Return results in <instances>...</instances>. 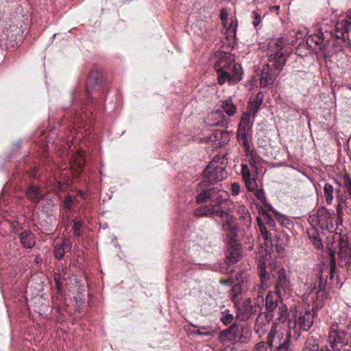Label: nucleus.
Instances as JSON below:
<instances>
[{"instance_id":"obj_7","label":"nucleus","mask_w":351,"mask_h":351,"mask_svg":"<svg viewBox=\"0 0 351 351\" xmlns=\"http://www.w3.org/2000/svg\"><path fill=\"white\" fill-rule=\"evenodd\" d=\"M228 68L224 70V72L221 73L217 77L218 83L221 85L223 84L226 80L232 84H236L241 79L242 69L239 64L233 62Z\"/></svg>"},{"instance_id":"obj_26","label":"nucleus","mask_w":351,"mask_h":351,"mask_svg":"<svg viewBox=\"0 0 351 351\" xmlns=\"http://www.w3.org/2000/svg\"><path fill=\"white\" fill-rule=\"evenodd\" d=\"M248 278L249 274L245 271H241L237 273L235 276L237 284L232 288V291L236 292L240 291L241 288L239 286V284L246 282Z\"/></svg>"},{"instance_id":"obj_59","label":"nucleus","mask_w":351,"mask_h":351,"mask_svg":"<svg viewBox=\"0 0 351 351\" xmlns=\"http://www.w3.org/2000/svg\"><path fill=\"white\" fill-rule=\"evenodd\" d=\"M244 145H245V146H246V145H247V146H248V147H249V145H248V143H247V142H245V143H244Z\"/></svg>"},{"instance_id":"obj_54","label":"nucleus","mask_w":351,"mask_h":351,"mask_svg":"<svg viewBox=\"0 0 351 351\" xmlns=\"http://www.w3.org/2000/svg\"><path fill=\"white\" fill-rule=\"evenodd\" d=\"M332 263L330 265V279H332L334 277V272H335V265H334V257L332 256Z\"/></svg>"},{"instance_id":"obj_32","label":"nucleus","mask_w":351,"mask_h":351,"mask_svg":"<svg viewBox=\"0 0 351 351\" xmlns=\"http://www.w3.org/2000/svg\"><path fill=\"white\" fill-rule=\"evenodd\" d=\"M319 346L318 343L313 339H309L306 341L305 344V348L304 351H318ZM320 351H331L328 348H322Z\"/></svg>"},{"instance_id":"obj_30","label":"nucleus","mask_w":351,"mask_h":351,"mask_svg":"<svg viewBox=\"0 0 351 351\" xmlns=\"http://www.w3.org/2000/svg\"><path fill=\"white\" fill-rule=\"evenodd\" d=\"M250 113L245 112L243 114L241 123L239 126V132L245 131L250 128Z\"/></svg>"},{"instance_id":"obj_19","label":"nucleus","mask_w":351,"mask_h":351,"mask_svg":"<svg viewBox=\"0 0 351 351\" xmlns=\"http://www.w3.org/2000/svg\"><path fill=\"white\" fill-rule=\"evenodd\" d=\"M335 29L337 32L341 30L342 35L351 30V10L347 12L346 19L337 23Z\"/></svg>"},{"instance_id":"obj_5","label":"nucleus","mask_w":351,"mask_h":351,"mask_svg":"<svg viewBox=\"0 0 351 351\" xmlns=\"http://www.w3.org/2000/svg\"><path fill=\"white\" fill-rule=\"evenodd\" d=\"M292 332L285 333L281 324L273 322L272 327L267 336V343L270 348L285 345L289 343V337Z\"/></svg>"},{"instance_id":"obj_3","label":"nucleus","mask_w":351,"mask_h":351,"mask_svg":"<svg viewBox=\"0 0 351 351\" xmlns=\"http://www.w3.org/2000/svg\"><path fill=\"white\" fill-rule=\"evenodd\" d=\"M291 49L283 38L271 39L267 44V56L268 61L273 63L276 69L282 70Z\"/></svg>"},{"instance_id":"obj_53","label":"nucleus","mask_w":351,"mask_h":351,"mask_svg":"<svg viewBox=\"0 0 351 351\" xmlns=\"http://www.w3.org/2000/svg\"><path fill=\"white\" fill-rule=\"evenodd\" d=\"M276 351H290L289 350V343L276 347Z\"/></svg>"},{"instance_id":"obj_29","label":"nucleus","mask_w":351,"mask_h":351,"mask_svg":"<svg viewBox=\"0 0 351 351\" xmlns=\"http://www.w3.org/2000/svg\"><path fill=\"white\" fill-rule=\"evenodd\" d=\"M333 193H334V188L333 186L328 183H326L324 184V197L326 199V202L328 204H332L333 202Z\"/></svg>"},{"instance_id":"obj_45","label":"nucleus","mask_w":351,"mask_h":351,"mask_svg":"<svg viewBox=\"0 0 351 351\" xmlns=\"http://www.w3.org/2000/svg\"><path fill=\"white\" fill-rule=\"evenodd\" d=\"M88 82L89 83H91L93 82V84H97L98 83V73L97 72H92L89 77H88Z\"/></svg>"},{"instance_id":"obj_41","label":"nucleus","mask_w":351,"mask_h":351,"mask_svg":"<svg viewBox=\"0 0 351 351\" xmlns=\"http://www.w3.org/2000/svg\"><path fill=\"white\" fill-rule=\"evenodd\" d=\"M82 227V223L80 221L75 219L74 222V234L76 237L80 236V228Z\"/></svg>"},{"instance_id":"obj_46","label":"nucleus","mask_w":351,"mask_h":351,"mask_svg":"<svg viewBox=\"0 0 351 351\" xmlns=\"http://www.w3.org/2000/svg\"><path fill=\"white\" fill-rule=\"evenodd\" d=\"M231 192L233 195H237L240 192V185L237 182H234L231 185Z\"/></svg>"},{"instance_id":"obj_34","label":"nucleus","mask_w":351,"mask_h":351,"mask_svg":"<svg viewBox=\"0 0 351 351\" xmlns=\"http://www.w3.org/2000/svg\"><path fill=\"white\" fill-rule=\"evenodd\" d=\"M239 339H235V341H245L247 339L250 338V329L247 326H239Z\"/></svg>"},{"instance_id":"obj_43","label":"nucleus","mask_w":351,"mask_h":351,"mask_svg":"<svg viewBox=\"0 0 351 351\" xmlns=\"http://www.w3.org/2000/svg\"><path fill=\"white\" fill-rule=\"evenodd\" d=\"M254 194L258 199L262 202H265L266 199L263 189H256Z\"/></svg>"},{"instance_id":"obj_13","label":"nucleus","mask_w":351,"mask_h":351,"mask_svg":"<svg viewBox=\"0 0 351 351\" xmlns=\"http://www.w3.org/2000/svg\"><path fill=\"white\" fill-rule=\"evenodd\" d=\"M290 282L288 280L284 269H280L278 272V280L276 285V293L280 297L283 293L289 291Z\"/></svg>"},{"instance_id":"obj_31","label":"nucleus","mask_w":351,"mask_h":351,"mask_svg":"<svg viewBox=\"0 0 351 351\" xmlns=\"http://www.w3.org/2000/svg\"><path fill=\"white\" fill-rule=\"evenodd\" d=\"M221 108L224 112L229 116H232L237 111L236 106L233 104L231 100H226L223 101Z\"/></svg>"},{"instance_id":"obj_52","label":"nucleus","mask_w":351,"mask_h":351,"mask_svg":"<svg viewBox=\"0 0 351 351\" xmlns=\"http://www.w3.org/2000/svg\"><path fill=\"white\" fill-rule=\"evenodd\" d=\"M344 184L348 190V192L351 195V180L349 178H346Z\"/></svg>"},{"instance_id":"obj_4","label":"nucleus","mask_w":351,"mask_h":351,"mask_svg":"<svg viewBox=\"0 0 351 351\" xmlns=\"http://www.w3.org/2000/svg\"><path fill=\"white\" fill-rule=\"evenodd\" d=\"M226 173L223 167L218 166L216 162H210L204 171V180L202 182V184L205 189H203L202 192L212 189L217 185L221 187V185L219 184H217L213 186H210V184L223 180L226 178ZM221 189L223 190L222 188H221Z\"/></svg>"},{"instance_id":"obj_37","label":"nucleus","mask_w":351,"mask_h":351,"mask_svg":"<svg viewBox=\"0 0 351 351\" xmlns=\"http://www.w3.org/2000/svg\"><path fill=\"white\" fill-rule=\"evenodd\" d=\"M243 181L245 183L246 188L249 191H254L257 186L256 179L254 178H247L245 179H243Z\"/></svg>"},{"instance_id":"obj_16","label":"nucleus","mask_w":351,"mask_h":351,"mask_svg":"<svg viewBox=\"0 0 351 351\" xmlns=\"http://www.w3.org/2000/svg\"><path fill=\"white\" fill-rule=\"evenodd\" d=\"M261 234L259 236L260 247L266 254L271 249L272 243L271 234L268 232L265 227L260 226Z\"/></svg>"},{"instance_id":"obj_8","label":"nucleus","mask_w":351,"mask_h":351,"mask_svg":"<svg viewBox=\"0 0 351 351\" xmlns=\"http://www.w3.org/2000/svg\"><path fill=\"white\" fill-rule=\"evenodd\" d=\"M334 210H328L324 206L320 207L317 211V217L321 228L332 232L334 230Z\"/></svg>"},{"instance_id":"obj_10","label":"nucleus","mask_w":351,"mask_h":351,"mask_svg":"<svg viewBox=\"0 0 351 351\" xmlns=\"http://www.w3.org/2000/svg\"><path fill=\"white\" fill-rule=\"evenodd\" d=\"M207 142L213 143L214 148H219L226 145L230 141V134L226 130H215L206 138Z\"/></svg>"},{"instance_id":"obj_40","label":"nucleus","mask_w":351,"mask_h":351,"mask_svg":"<svg viewBox=\"0 0 351 351\" xmlns=\"http://www.w3.org/2000/svg\"><path fill=\"white\" fill-rule=\"evenodd\" d=\"M241 173H242L243 180L251 177L250 170L248 166L245 164L241 165Z\"/></svg>"},{"instance_id":"obj_11","label":"nucleus","mask_w":351,"mask_h":351,"mask_svg":"<svg viewBox=\"0 0 351 351\" xmlns=\"http://www.w3.org/2000/svg\"><path fill=\"white\" fill-rule=\"evenodd\" d=\"M206 123L212 126H221L228 128L229 119L227 118L220 110L211 112L206 119Z\"/></svg>"},{"instance_id":"obj_58","label":"nucleus","mask_w":351,"mask_h":351,"mask_svg":"<svg viewBox=\"0 0 351 351\" xmlns=\"http://www.w3.org/2000/svg\"><path fill=\"white\" fill-rule=\"evenodd\" d=\"M274 8L275 10H278V9H279V6H274Z\"/></svg>"},{"instance_id":"obj_44","label":"nucleus","mask_w":351,"mask_h":351,"mask_svg":"<svg viewBox=\"0 0 351 351\" xmlns=\"http://www.w3.org/2000/svg\"><path fill=\"white\" fill-rule=\"evenodd\" d=\"M310 239H311L312 243H313L314 246L316 248L320 249L322 247V241L319 237H310Z\"/></svg>"},{"instance_id":"obj_18","label":"nucleus","mask_w":351,"mask_h":351,"mask_svg":"<svg viewBox=\"0 0 351 351\" xmlns=\"http://www.w3.org/2000/svg\"><path fill=\"white\" fill-rule=\"evenodd\" d=\"M306 43L310 47H313V44L319 46V49H324L325 45H324L323 34L322 32H318L316 34L310 35L307 39Z\"/></svg>"},{"instance_id":"obj_24","label":"nucleus","mask_w":351,"mask_h":351,"mask_svg":"<svg viewBox=\"0 0 351 351\" xmlns=\"http://www.w3.org/2000/svg\"><path fill=\"white\" fill-rule=\"evenodd\" d=\"M263 95L261 93H258L255 99L250 103L248 108L250 111V112H252L253 116H254L258 110L263 103Z\"/></svg>"},{"instance_id":"obj_38","label":"nucleus","mask_w":351,"mask_h":351,"mask_svg":"<svg viewBox=\"0 0 351 351\" xmlns=\"http://www.w3.org/2000/svg\"><path fill=\"white\" fill-rule=\"evenodd\" d=\"M220 319L224 324L227 325L230 324L233 321L234 317L232 314L229 313V311L226 310L224 312L222 313Z\"/></svg>"},{"instance_id":"obj_57","label":"nucleus","mask_w":351,"mask_h":351,"mask_svg":"<svg viewBox=\"0 0 351 351\" xmlns=\"http://www.w3.org/2000/svg\"><path fill=\"white\" fill-rule=\"evenodd\" d=\"M221 16V20L224 22L227 19L228 14L225 13L224 11H222Z\"/></svg>"},{"instance_id":"obj_14","label":"nucleus","mask_w":351,"mask_h":351,"mask_svg":"<svg viewBox=\"0 0 351 351\" xmlns=\"http://www.w3.org/2000/svg\"><path fill=\"white\" fill-rule=\"evenodd\" d=\"M234 62V58L232 54L220 53L217 60L215 64L216 71L218 73V76L224 70L228 69V67Z\"/></svg>"},{"instance_id":"obj_42","label":"nucleus","mask_w":351,"mask_h":351,"mask_svg":"<svg viewBox=\"0 0 351 351\" xmlns=\"http://www.w3.org/2000/svg\"><path fill=\"white\" fill-rule=\"evenodd\" d=\"M252 17L254 19L252 23L256 27L261 22V16L256 12H253L252 14Z\"/></svg>"},{"instance_id":"obj_36","label":"nucleus","mask_w":351,"mask_h":351,"mask_svg":"<svg viewBox=\"0 0 351 351\" xmlns=\"http://www.w3.org/2000/svg\"><path fill=\"white\" fill-rule=\"evenodd\" d=\"M237 211L241 217H242L246 223L250 222V216L247 208L245 206H239Z\"/></svg>"},{"instance_id":"obj_20","label":"nucleus","mask_w":351,"mask_h":351,"mask_svg":"<svg viewBox=\"0 0 351 351\" xmlns=\"http://www.w3.org/2000/svg\"><path fill=\"white\" fill-rule=\"evenodd\" d=\"M274 76L269 73V65L265 64L262 70L261 76L260 78V85L262 87H266L273 83Z\"/></svg>"},{"instance_id":"obj_22","label":"nucleus","mask_w":351,"mask_h":351,"mask_svg":"<svg viewBox=\"0 0 351 351\" xmlns=\"http://www.w3.org/2000/svg\"><path fill=\"white\" fill-rule=\"evenodd\" d=\"M22 245L27 248H32L35 244L34 237L31 231L25 230L20 235Z\"/></svg>"},{"instance_id":"obj_6","label":"nucleus","mask_w":351,"mask_h":351,"mask_svg":"<svg viewBox=\"0 0 351 351\" xmlns=\"http://www.w3.org/2000/svg\"><path fill=\"white\" fill-rule=\"evenodd\" d=\"M346 336L345 326L335 322L332 324L328 334V341L334 351L339 350V343H343Z\"/></svg>"},{"instance_id":"obj_49","label":"nucleus","mask_w":351,"mask_h":351,"mask_svg":"<svg viewBox=\"0 0 351 351\" xmlns=\"http://www.w3.org/2000/svg\"><path fill=\"white\" fill-rule=\"evenodd\" d=\"M215 333V330H206L205 332L201 331L200 329L196 330L195 334L199 336H212Z\"/></svg>"},{"instance_id":"obj_25","label":"nucleus","mask_w":351,"mask_h":351,"mask_svg":"<svg viewBox=\"0 0 351 351\" xmlns=\"http://www.w3.org/2000/svg\"><path fill=\"white\" fill-rule=\"evenodd\" d=\"M26 194L28 199L34 203H38L41 197L40 189L36 186H30L27 189Z\"/></svg>"},{"instance_id":"obj_48","label":"nucleus","mask_w":351,"mask_h":351,"mask_svg":"<svg viewBox=\"0 0 351 351\" xmlns=\"http://www.w3.org/2000/svg\"><path fill=\"white\" fill-rule=\"evenodd\" d=\"M275 214L278 216V221L280 222L283 226H285L289 223L288 219L286 218L285 216L282 215H280L278 212L275 211Z\"/></svg>"},{"instance_id":"obj_47","label":"nucleus","mask_w":351,"mask_h":351,"mask_svg":"<svg viewBox=\"0 0 351 351\" xmlns=\"http://www.w3.org/2000/svg\"><path fill=\"white\" fill-rule=\"evenodd\" d=\"M73 202V197L71 195H67L64 201V206L65 208L70 210Z\"/></svg>"},{"instance_id":"obj_12","label":"nucleus","mask_w":351,"mask_h":351,"mask_svg":"<svg viewBox=\"0 0 351 351\" xmlns=\"http://www.w3.org/2000/svg\"><path fill=\"white\" fill-rule=\"evenodd\" d=\"M237 295L234 297V304L237 306L238 311V316L241 317V319H247L252 313V305L251 298H248L242 302H240L237 299Z\"/></svg>"},{"instance_id":"obj_28","label":"nucleus","mask_w":351,"mask_h":351,"mask_svg":"<svg viewBox=\"0 0 351 351\" xmlns=\"http://www.w3.org/2000/svg\"><path fill=\"white\" fill-rule=\"evenodd\" d=\"M241 257L240 250L237 248H229L227 253V258L230 264H234L239 260Z\"/></svg>"},{"instance_id":"obj_27","label":"nucleus","mask_w":351,"mask_h":351,"mask_svg":"<svg viewBox=\"0 0 351 351\" xmlns=\"http://www.w3.org/2000/svg\"><path fill=\"white\" fill-rule=\"evenodd\" d=\"M266 308L269 312H274L278 307V300L272 293H268L265 301Z\"/></svg>"},{"instance_id":"obj_1","label":"nucleus","mask_w":351,"mask_h":351,"mask_svg":"<svg viewBox=\"0 0 351 351\" xmlns=\"http://www.w3.org/2000/svg\"><path fill=\"white\" fill-rule=\"evenodd\" d=\"M210 200L207 205L199 207L195 210L196 216H217L226 217L223 224V230L234 234L237 230L235 218L229 215L232 203L229 201V194L225 190H221L219 185L212 189L200 192L196 197L198 204Z\"/></svg>"},{"instance_id":"obj_2","label":"nucleus","mask_w":351,"mask_h":351,"mask_svg":"<svg viewBox=\"0 0 351 351\" xmlns=\"http://www.w3.org/2000/svg\"><path fill=\"white\" fill-rule=\"evenodd\" d=\"M291 314L288 321L290 332H293L298 339L302 332L308 331L313 324L314 313L313 310H302L300 308L291 309Z\"/></svg>"},{"instance_id":"obj_15","label":"nucleus","mask_w":351,"mask_h":351,"mask_svg":"<svg viewBox=\"0 0 351 351\" xmlns=\"http://www.w3.org/2000/svg\"><path fill=\"white\" fill-rule=\"evenodd\" d=\"M239 326L235 324L232 325L230 328L221 331L219 336V339L222 343L234 341L239 339Z\"/></svg>"},{"instance_id":"obj_55","label":"nucleus","mask_w":351,"mask_h":351,"mask_svg":"<svg viewBox=\"0 0 351 351\" xmlns=\"http://www.w3.org/2000/svg\"><path fill=\"white\" fill-rule=\"evenodd\" d=\"M78 156L80 158H79V160L77 161V165L80 168H82V165H83V162H84L83 156H82V154L80 153L78 154Z\"/></svg>"},{"instance_id":"obj_39","label":"nucleus","mask_w":351,"mask_h":351,"mask_svg":"<svg viewBox=\"0 0 351 351\" xmlns=\"http://www.w3.org/2000/svg\"><path fill=\"white\" fill-rule=\"evenodd\" d=\"M254 351H268L267 343L261 341L254 346Z\"/></svg>"},{"instance_id":"obj_51","label":"nucleus","mask_w":351,"mask_h":351,"mask_svg":"<svg viewBox=\"0 0 351 351\" xmlns=\"http://www.w3.org/2000/svg\"><path fill=\"white\" fill-rule=\"evenodd\" d=\"M343 203L339 202L336 206L337 215L339 218H341L343 215V208L342 204Z\"/></svg>"},{"instance_id":"obj_9","label":"nucleus","mask_w":351,"mask_h":351,"mask_svg":"<svg viewBox=\"0 0 351 351\" xmlns=\"http://www.w3.org/2000/svg\"><path fill=\"white\" fill-rule=\"evenodd\" d=\"M259 276L261 278V283L254 287V294L257 295L258 299L262 302L263 301V291L266 290L269 286L268 280L269 279V274L265 270V265L264 263L260 261L258 264Z\"/></svg>"},{"instance_id":"obj_33","label":"nucleus","mask_w":351,"mask_h":351,"mask_svg":"<svg viewBox=\"0 0 351 351\" xmlns=\"http://www.w3.org/2000/svg\"><path fill=\"white\" fill-rule=\"evenodd\" d=\"M268 329V324L261 322L259 319H258L254 326V331L258 335V337H262L265 335L266 331Z\"/></svg>"},{"instance_id":"obj_56","label":"nucleus","mask_w":351,"mask_h":351,"mask_svg":"<svg viewBox=\"0 0 351 351\" xmlns=\"http://www.w3.org/2000/svg\"><path fill=\"white\" fill-rule=\"evenodd\" d=\"M267 223L269 226H271V227H274V225H275V222H274V221L272 219H271V218H269V219H268V220H267Z\"/></svg>"},{"instance_id":"obj_50","label":"nucleus","mask_w":351,"mask_h":351,"mask_svg":"<svg viewBox=\"0 0 351 351\" xmlns=\"http://www.w3.org/2000/svg\"><path fill=\"white\" fill-rule=\"evenodd\" d=\"M336 193L337 194V199L339 202L344 203L346 200V196L343 193H341L340 190L337 189Z\"/></svg>"},{"instance_id":"obj_35","label":"nucleus","mask_w":351,"mask_h":351,"mask_svg":"<svg viewBox=\"0 0 351 351\" xmlns=\"http://www.w3.org/2000/svg\"><path fill=\"white\" fill-rule=\"evenodd\" d=\"M246 154L247 156H250V159L249 161L250 165L256 169L258 168V167H257L258 165L259 164V162L261 160V157L256 153L254 152L253 151L250 152L248 150Z\"/></svg>"},{"instance_id":"obj_23","label":"nucleus","mask_w":351,"mask_h":351,"mask_svg":"<svg viewBox=\"0 0 351 351\" xmlns=\"http://www.w3.org/2000/svg\"><path fill=\"white\" fill-rule=\"evenodd\" d=\"M272 313V317L278 321L284 322L287 320L288 311L287 307L285 305L282 304H280L278 307Z\"/></svg>"},{"instance_id":"obj_21","label":"nucleus","mask_w":351,"mask_h":351,"mask_svg":"<svg viewBox=\"0 0 351 351\" xmlns=\"http://www.w3.org/2000/svg\"><path fill=\"white\" fill-rule=\"evenodd\" d=\"M70 241L68 239H64L60 243H56L54 246L55 256L58 259L62 258L66 249L70 248Z\"/></svg>"},{"instance_id":"obj_17","label":"nucleus","mask_w":351,"mask_h":351,"mask_svg":"<svg viewBox=\"0 0 351 351\" xmlns=\"http://www.w3.org/2000/svg\"><path fill=\"white\" fill-rule=\"evenodd\" d=\"M339 265L345 266L351 263V248L348 247L347 243H341L339 250Z\"/></svg>"}]
</instances>
